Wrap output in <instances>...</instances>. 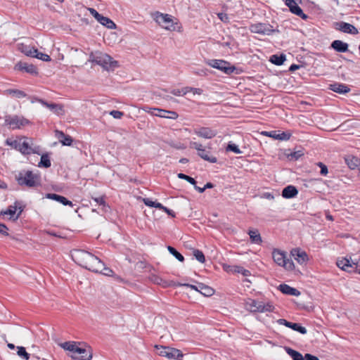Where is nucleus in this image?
<instances>
[{
  "label": "nucleus",
  "mask_w": 360,
  "mask_h": 360,
  "mask_svg": "<svg viewBox=\"0 0 360 360\" xmlns=\"http://www.w3.org/2000/svg\"><path fill=\"white\" fill-rule=\"evenodd\" d=\"M345 162L351 169H357L359 170L360 168V159L355 156L347 155L345 157Z\"/></svg>",
  "instance_id": "393cba45"
},
{
  "label": "nucleus",
  "mask_w": 360,
  "mask_h": 360,
  "mask_svg": "<svg viewBox=\"0 0 360 360\" xmlns=\"http://www.w3.org/2000/svg\"><path fill=\"white\" fill-rule=\"evenodd\" d=\"M248 233L251 243L260 245L262 243L261 235L257 229L249 230Z\"/></svg>",
  "instance_id": "a878e982"
},
{
  "label": "nucleus",
  "mask_w": 360,
  "mask_h": 360,
  "mask_svg": "<svg viewBox=\"0 0 360 360\" xmlns=\"http://www.w3.org/2000/svg\"><path fill=\"white\" fill-rule=\"evenodd\" d=\"M102 274L105 275V276H114V271L110 269V268H108V267H106V266H103L102 270H101V273Z\"/></svg>",
  "instance_id": "0e129e2a"
},
{
  "label": "nucleus",
  "mask_w": 360,
  "mask_h": 360,
  "mask_svg": "<svg viewBox=\"0 0 360 360\" xmlns=\"http://www.w3.org/2000/svg\"><path fill=\"white\" fill-rule=\"evenodd\" d=\"M339 269L348 273L358 272L360 274V269L357 270V264L352 262L350 259L346 257L339 260Z\"/></svg>",
  "instance_id": "4468645a"
},
{
  "label": "nucleus",
  "mask_w": 360,
  "mask_h": 360,
  "mask_svg": "<svg viewBox=\"0 0 360 360\" xmlns=\"http://www.w3.org/2000/svg\"><path fill=\"white\" fill-rule=\"evenodd\" d=\"M177 177L180 179L186 180V181H188V183H190L192 185H195L197 184V181L194 178H193L187 174H185L184 173H178Z\"/></svg>",
  "instance_id": "8fccbe9b"
},
{
  "label": "nucleus",
  "mask_w": 360,
  "mask_h": 360,
  "mask_svg": "<svg viewBox=\"0 0 360 360\" xmlns=\"http://www.w3.org/2000/svg\"><path fill=\"white\" fill-rule=\"evenodd\" d=\"M226 152H232L235 154H241L242 151L239 148L238 146L232 141H229L226 148Z\"/></svg>",
  "instance_id": "ea45409f"
},
{
  "label": "nucleus",
  "mask_w": 360,
  "mask_h": 360,
  "mask_svg": "<svg viewBox=\"0 0 360 360\" xmlns=\"http://www.w3.org/2000/svg\"><path fill=\"white\" fill-rule=\"evenodd\" d=\"M291 255L300 264L307 262L309 259L308 255L305 251L301 250L300 248H294L291 250Z\"/></svg>",
  "instance_id": "6ab92c4d"
},
{
  "label": "nucleus",
  "mask_w": 360,
  "mask_h": 360,
  "mask_svg": "<svg viewBox=\"0 0 360 360\" xmlns=\"http://www.w3.org/2000/svg\"><path fill=\"white\" fill-rule=\"evenodd\" d=\"M150 281L154 284L161 285L163 288L177 287V282H174L173 281H166L155 274H153L150 276Z\"/></svg>",
  "instance_id": "dca6fc26"
},
{
  "label": "nucleus",
  "mask_w": 360,
  "mask_h": 360,
  "mask_svg": "<svg viewBox=\"0 0 360 360\" xmlns=\"http://www.w3.org/2000/svg\"><path fill=\"white\" fill-rule=\"evenodd\" d=\"M167 249L169 251V252L171 255H172L178 261H179L181 262H184V260H185L184 257L174 247H173L172 245H167Z\"/></svg>",
  "instance_id": "e433bc0d"
},
{
  "label": "nucleus",
  "mask_w": 360,
  "mask_h": 360,
  "mask_svg": "<svg viewBox=\"0 0 360 360\" xmlns=\"http://www.w3.org/2000/svg\"><path fill=\"white\" fill-rule=\"evenodd\" d=\"M155 20L163 28L173 31L175 30L176 27L172 19V16L169 14H164L159 11L155 12L154 14Z\"/></svg>",
  "instance_id": "6e6552de"
},
{
  "label": "nucleus",
  "mask_w": 360,
  "mask_h": 360,
  "mask_svg": "<svg viewBox=\"0 0 360 360\" xmlns=\"http://www.w3.org/2000/svg\"><path fill=\"white\" fill-rule=\"evenodd\" d=\"M31 148L32 147L30 146V143L27 141H24L23 142L20 143L19 151L22 155H30Z\"/></svg>",
  "instance_id": "c03bdc74"
},
{
  "label": "nucleus",
  "mask_w": 360,
  "mask_h": 360,
  "mask_svg": "<svg viewBox=\"0 0 360 360\" xmlns=\"http://www.w3.org/2000/svg\"><path fill=\"white\" fill-rule=\"evenodd\" d=\"M316 165L321 168L320 174L322 176H326L328 173V169L327 166L321 162H319L316 163Z\"/></svg>",
  "instance_id": "6e6d98bb"
},
{
  "label": "nucleus",
  "mask_w": 360,
  "mask_h": 360,
  "mask_svg": "<svg viewBox=\"0 0 360 360\" xmlns=\"http://www.w3.org/2000/svg\"><path fill=\"white\" fill-rule=\"evenodd\" d=\"M210 152L207 151L205 148H202V150L198 153V155L203 160L211 162L216 163L217 162V158L213 155H210Z\"/></svg>",
  "instance_id": "473e14b6"
},
{
  "label": "nucleus",
  "mask_w": 360,
  "mask_h": 360,
  "mask_svg": "<svg viewBox=\"0 0 360 360\" xmlns=\"http://www.w3.org/2000/svg\"><path fill=\"white\" fill-rule=\"evenodd\" d=\"M304 154V148L302 146H299V149L295 151L285 153L287 158L290 161H296L299 160V158L303 156Z\"/></svg>",
  "instance_id": "c85d7f7f"
},
{
  "label": "nucleus",
  "mask_w": 360,
  "mask_h": 360,
  "mask_svg": "<svg viewBox=\"0 0 360 360\" xmlns=\"http://www.w3.org/2000/svg\"><path fill=\"white\" fill-rule=\"evenodd\" d=\"M206 64L229 75L233 73L239 75L241 72H243L242 68H237L235 65H231L229 62L224 60L210 59L206 61Z\"/></svg>",
  "instance_id": "7ed1b4c3"
},
{
  "label": "nucleus",
  "mask_w": 360,
  "mask_h": 360,
  "mask_svg": "<svg viewBox=\"0 0 360 360\" xmlns=\"http://www.w3.org/2000/svg\"><path fill=\"white\" fill-rule=\"evenodd\" d=\"M36 58L39 59L44 62L51 61V58L49 55L42 53V52H40V51L39 52L38 57H37Z\"/></svg>",
  "instance_id": "bf43d9fd"
},
{
  "label": "nucleus",
  "mask_w": 360,
  "mask_h": 360,
  "mask_svg": "<svg viewBox=\"0 0 360 360\" xmlns=\"http://www.w3.org/2000/svg\"><path fill=\"white\" fill-rule=\"evenodd\" d=\"M253 311H254V313L264 312V304L262 302L257 301V304L256 306V308Z\"/></svg>",
  "instance_id": "69168bd1"
},
{
  "label": "nucleus",
  "mask_w": 360,
  "mask_h": 360,
  "mask_svg": "<svg viewBox=\"0 0 360 360\" xmlns=\"http://www.w3.org/2000/svg\"><path fill=\"white\" fill-rule=\"evenodd\" d=\"M285 5L288 7L289 11L294 15L299 16L304 20H307L309 17L303 12V10L298 5L295 0H285Z\"/></svg>",
  "instance_id": "9d476101"
},
{
  "label": "nucleus",
  "mask_w": 360,
  "mask_h": 360,
  "mask_svg": "<svg viewBox=\"0 0 360 360\" xmlns=\"http://www.w3.org/2000/svg\"><path fill=\"white\" fill-rule=\"evenodd\" d=\"M272 257L278 265L283 266V264H285L287 256L285 251L274 248L272 251Z\"/></svg>",
  "instance_id": "a211bd4d"
},
{
  "label": "nucleus",
  "mask_w": 360,
  "mask_h": 360,
  "mask_svg": "<svg viewBox=\"0 0 360 360\" xmlns=\"http://www.w3.org/2000/svg\"><path fill=\"white\" fill-rule=\"evenodd\" d=\"M249 30L252 33L260 34L263 35H271L275 32H279L278 29H274L269 23L257 22L251 24Z\"/></svg>",
  "instance_id": "0eeeda50"
},
{
  "label": "nucleus",
  "mask_w": 360,
  "mask_h": 360,
  "mask_svg": "<svg viewBox=\"0 0 360 360\" xmlns=\"http://www.w3.org/2000/svg\"><path fill=\"white\" fill-rule=\"evenodd\" d=\"M97 21L108 29L112 30L117 27L116 24L110 18L103 16V15L100 16Z\"/></svg>",
  "instance_id": "c756f323"
},
{
  "label": "nucleus",
  "mask_w": 360,
  "mask_h": 360,
  "mask_svg": "<svg viewBox=\"0 0 360 360\" xmlns=\"http://www.w3.org/2000/svg\"><path fill=\"white\" fill-rule=\"evenodd\" d=\"M17 207L13 205H9L6 210H2L0 212V216L10 215V219H13L16 215Z\"/></svg>",
  "instance_id": "4c0bfd02"
},
{
  "label": "nucleus",
  "mask_w": 360,
  "mask_h": 360,
  "mask_svg": "<svg viewBox=\"0 0 360 360\" xmlns=\"http://www.w3.org/2000/svg\"><path fill=\"white\" fill-rule=\"evenodd\" d=\"M77 345H82V342H74V341H67L62 344H60V347L66 351H69L71 354L75 349V347Z\"/></svg>",
  "instance_id": "c9c22d12"
},
{
  "label": "nucleus",
  "mask_w": 360,
  "mask_h": 360,
  "mask_svg": "<svg viewBox=\"0 0 360 360\" xmlns=\"http://www.w3.org/2000/svg\"><path fill=\"white\" fill-rule=\"evenodd\" d=\"M56 136L63 146H70L74 142V139L71 136L62 131L56 130Z\"/></svg>",
  "instance_id": "aec40b11"
},
{
  "label": "nucleus",
  "mask_w": 360,
  "mask_h": 360,
  "mask_svg": "<svg viewBox=\"0 0 360 360\" xmlns=\"http://www.w3.org/2000/svg\"><path fill=\"white\" fill-rule=\"evenodd\" d=\"M193 255L200 263H205L206 261L205 256L202 250L194 249L193 251Z\"/></svg>",
  "instance_id": "49530a36"
},
{
  "label": "nucleus",
  "mask_w": 360,
  "mask_h": 360,
  "mask_svg": "<svg viewBox=\"0 0 360 360\" xmlns=\"http://www.w3.org/2000/svg\"><path fill=\"white\" fill-rule=\"evenodd\" d=\"M339 31L352 35H356L359 33L357 28L354 25L343 21L339 22Z\"/></svg>",
  "instance_id": "5701e85b"
},
{
  "label": "nucleus",
  "mask_w": 360,
  "mask_h": 360,
  "mask_svg": "<svg viewBox=\"0 0 360 360\" xmlns=\"http://www.w3.org/2000/svg\"><path fill=\"white\" fill-rule=\"evenodd\" d=\"M176 285L188 287V288H191L192 290L199 292V283H197V285H193V284H189V283H181L177 282Z\"/></svg>",
  "instance_id": "4d7b16f0"
},
{
  "label": "nucleus",
  "mask_w": 360,
  "mask_h": 360,
  "mask_svg": "<svg viewBox=\"0 0 360 360\" xmlns=\"http://www.w3.org/2000/svg\"><path fill=\"white\" fill-rule=\"evenodd\" d=\"M40 103L49 108L57 115H63L64 112L63 105L56 103H49L46 101H40Z\"/></svg>",
  "instance_id": "b1692460"
},
{
  "label": "nucleus",
  "mask_w": 360,
  "mask_h": 360,
  "mask_svg": "<svg viewBox=\"0 0 360 360\" xmlns=\"http://www.w3.org/2000/svg\"><path fill=\"white\" fill-rule=\"evenodd\" d=\"M289 328H290L295 331H297L302 335L306 334L307 332L306 328L304 326H302V324L299 323L290 322Z\"/></svg>",
  "instance_id": "58836bf2"
},
{
  "label": "nucleus",
  "mask_w": 360,
  "mask_h": 360,
  "mask_svg": "<svg viewBox=\"0 0 360 360\" xmlns=\"http://www.w3.org/2000/svg\"><path fill=\"white\" fill-rule=\"evenodd\" d=\"M15 181L20 186L35 188L41 185V177L31 170H22L15 175Z\"/></svg>",
  "instance_id": "f257e3e1"
},
{
  "label": "nucleus",
  "mask_w": 360,
  "mask_h": 360,
  "mask_svg": "<svg viewBox=\"0 0 360 360\" xmlns=\"http://www.w3.org/2000/svg\"><path fill=\"white\" fill-rule=\"evenodd\" d=\"M17 349V354L24 360H29L30 358V354H29L25 347L22 346H18Z\"/></svg>",
  "instance_id": "79ce46f5"
},
{
  "label": "nucleus",
  "mask_w": 360,
  "mask_h": 360,
  "mask_svg": "<svg viewBox=\"0 0 360 360\" xmlns=\"http://www.w3.org/2000/svg\"><path fill=\"white\" fill-rule=\"evenodd\" d=\"M193 132L198 136L207 139H211L215 137L217 134V130L206 127H200L198 128H195Z\"/></svg>",
  "instance_id": "ddd939ff"
},
{
  "label": "nucleus",
  "mask_w": 360,
  "mask_h": 360,
  "mask_svg": "<svg viewBox=\"0 0 360 360\" xmlns=\"http://www.w3.org/2000/svg\"><path fill=\"white\" fill-rule=\"evenodd\" d=\"M20 143V141L17 140V139H15V140H11L10 139H7L6 140V144L7 146H10L12 148H13L14 149L17 150H19Z\"/></svg>",
  "instance_id": "603ef678"
},
{
  "label": "nucleus",
  "mask_w": 360,
  "mask_h": 360,
  "mask_svg": "<svg viewBox=\"0 0 360 360\" xmlns=\"http://www.w3.org/2000/svg\"><path fill=\"white\" fill-rule=\"evenodd\" d=\"M223 269L227 273L241 274L244 276H250V271L238 265L223 264Z\"/></svg>",
  "instance_id": "2eb2a0df"
},
{
  "label": "nucleus",
  "mask_w": 360,
  "mask_h": 360,
  "mask_svg": "<svg viewBox=\"0 0 360 360\" xmlns=\"http://www.w3.org/2000/svg\"><path fill=\"white\" fill-rule=\"evenodd\" d=\"M89 11L90 12V13L92 15V16L96 20H98V19L100 18V16L101 15V13H99L95 8H88Z\"/></svg>",
  "instance_id": "774afa93"
},
{
  "label": "nucleus",
  "mask_w": 360,
  "mask_h": 360,
  "mask_svg": "<svg viewBox=\"0 0 360 360\" xmlns=\"http://www.w3.org/2000/svg\"><path fill=\"white\" fill-rule=\"evenodd\" d=\"M278 290H280L283 294L287 295H292V296H299L300 295V292L293 288L290 286L288 284L285 283H281L278 286Z\"/></svg>",
  "instance_id": "412c9836"
},
{
  "label": "nucleus",
  "mask_w": 360,
  "mask_h": 360,
  "mask_svg": "<svg viewBox=\"0 0 360 360\" xmlns=\"http://www.w3.org/2000/svg\"><path fill=\"white\" fill-rule=\"evenodd\" d=\"M4 125L8 126L11 129H20L22 127L30 124L29 120L19 117L18 115H6L4 117Z\"/></svg>",
  "instance_id": "423d86ee"
},
{
  "label": "nucleus",
  "mask_w": 360,
  "mask_h": 360,
  "mask_svg": "<svg viewBox=\"0 0 360 360\" xmlns=\"http://www.w3.org/2000/svg\"><path fill=\"white\" fill-rule=\"evenodd\" d=\"M19 49L22 53H24L27 56L31 57L32 56L31 50L33 49V46L22 44Z\"/></svg>",
  "instance_id": "3c124183"
},
{
  "label": "nucleus",
  "mask_w": 360,
  "mask_h": 360,
  "mask_svg": "<svg viewBox=\"0 0 360 360\" xmlns=\"http://www.w3.org/2000/svg\"><path fill=\"white\" fill-rule=\"evenodd\" d=\"M257 304V300L249 298L245 302V309L247 310L250 311V312L254 313L253 310L255 309Z\"/></svg>",
  "instance_id": "de8ad7c7"
},
{
  "label": "nucleus",
  "mask_w": 360,
  "mask_h": 360,
  "mask_svg": "<svg viewBox=\"0 0 360 360\" xmlns=\"http://www.w3.org/2000/svg\"><path fill=\"white\" fill-rule=\"evenodd\" d=\"M70 356L73 360H91L92 359L91 347L82 342V345H77Z\"/></svg>",
  "instance_id": "39448f33"
},
{
  "label": "nucleus",
  "mask_w": 360,
  "mask_h": 360,
  "mask_svg": "<svg viewBox=\"0 0 360 360\" xmlns=\"http://www.w3.org/2000/svg\"><path fill=\"white\" fill-rule=\"evenodd\" d=\"M109 114L115 119H121L124 116V112L117 110L110 111Z\"/></svg>",
  "instance_id": "680f3d73"
},
{
  "label": "nucleus",
  "mask_w": 360,
  "mask_h": 360,
  "mask_svg": "<svg viewBox=\"0 0 360 360\" xmlns=\"http://www.w3.org/2000/svg\"><path fill=\"white\" fill-rule=\"evenodd\" d=\"M5 92L7 95H10L16 98H26L27 96V94L25 91L20 89H6Z\"/></svg>",
  "instance_id": "72a5a7b5"
},
{
  "label": "nucleus",
  "mask_w": 360,
  "mask_h": 360,
  "mask_svg": "<svg viewBox=\"0 0 360 360\" xmlns=\"http://www.w3.org/2000/svg\"><path fill=\"white\" fill-rule=\"evenodd\" d=\"M45 198L60 202L65 206L73 207L74 205L72 202L67 198L56 193H48L45 195Z\"/></svg>",
  "instance_id": "f3484780"
},
{
  "label": "nucleus",
  "mask_w": 360,
  "mask_h": 360,
  "mask_svg": "<svg viewBox=\"0 0 360 360\" xmlns=\"http://www.w3.org/2000/svg\"><path fill=\"white\" fill-rule=\"evenodd\" d=\"M283 267L287 271H292L295 269V264L292 259L286 258L285 264L283 265Z\"/></svg>",
  "instance_id": "5fc2aeb1"
},
{
  "label": "nucleus",
  "mask_w": 360,
  "mask_h": 360,
  "mask_svg": "<svg viewBox=\"0 0 360 360\" xmlns=\"http://www.w3.org/2000/svg\"><path fill=\"white\" fill-rule=\"evenodd\" d=\"M261 134L278 141H288L292 136V133L290 131L282 132H280V131H263L261 132Z\"/></svg>",
  "instance_id": "f8f14e48"
},
{
  "label": "nucleus",
  "mask_w": 360,
  "mask_h": 360,
  "mask_svg": "<svg viewBox=\"0 0 360 360\" xmlns=\"http://www.w3.org/2000/svg\"><path fill=\"white\" fill-rule=\"evenodd\" d=\"M298 194V190L293 185H288L282 190L281 195L285 199H290L296 197Z\"/></svg>",
  "instance_id": "4be33fe9"
},
{
  "label": "nucleus",
  "mask_w": 360,
  "mask_h": 360,
  "mask_svg": "<svg viewBox=\"0 0 360 360\" xmlns=\"http://www.w3.org/2000/svg\"><path fill=\"white\" fill-rule=\"evenodd\" d=\"M170 147L178 150H184L186 148V146L181 142H175L174 141H167L165 142Z\"/></svg>",
  "instance_id": "09e8293b"
},
{
  "label": "nucleus",
  "mask_w": 360,
  "mask_h": 360,
  "mask_svg": "<svg viewBox=\"0 0 360 360\" xmlns=\"http://www.w3.org/2000/svg\"><path fill=\"white\" fill-rule=\"evenodd\" d=\"M80 252L84 255L85 258L83 259L82 263H80L79 265L82 268L91 272L96 274L101 273V270L105 266L104 262L101 261L98 257L88 251L81 250Z\"/></svg>",
  "instance_id": "f03ea898"
},
{
  "label": "nucleus",
  "mask_w": 360,
  "mask_h": 360,
  "mask_svg": "<svg viewBox=\"0 0 360 360\" xmlns=\"http://www.w3.org/2000/svg\"><path fill=\"white\" fill-rule=\"evenodd\" d=\"M286 60V56L284 53L274 54L270 56L269 61L276 65H282Z\"/></svg>",
  "instance_id": "cd10ccee"
},
{
  "label": "nucleus",
  "mask_w": 360,
  "mask_h": 360,
  "mask_svg": "<svg viewBox=\"0 0 360 360\" xmlns=\"http://www.w3.org/2000/svg\"><path fill=\"white\" fill-rule=\"evenodd\" d=\"M284 349L286 353L292 358V360H304V356H303L300 352L293 349L290 347L285 346Z\"/></svg>",
  "instance_id": "bb28decb"
},
{
  "label": "nucleus",
  "mask_w": 360,
  "mask_h": 360,
  "mask_svg": "<svg viewBox=\"0 0 360 360\" xmlns=\"http://www.w3.org/2000/svg\"><path fill=\"white\" fill-rule=\"evenodd\" d=\"M51 166V162L49 153H43L41 156V160L38 164V167L42 168H49Z\"/></svg>",
  "instance_id": "f704fd0d"
},
{
  "label": "nucleus",
  "mask_w": 360,
  "mask_h": 360,
  "mask_svg": "<svg viewBox=\"0 0 360 360\" xmlns=\"http://www.w3.org/2000/svg\"><path fill=\"white\" fill-rule=\"evenodd\" d=\"M348 44L339 40V53H344L347 51Z\"/></svg>",
  "instance_id": "338daca9"
},
{
  "label": "nucleus",
  "mask_w": 360,
  "mask_h": 360,
  "mask_svg": "<svg viewBox=\"0 0 360 360\" xmlns=\"http://www.w3.org/2000/svg\"><path fill=\"white\" fill-rule=\"evenodd\" d=\"M150 110L144 109L145 111L151 113L153 115L160 117L169 118L176 120L179 115L176 112L172 110H167L158 108H150Z\"/></svg>",
  "instance_id": "9b49d317"
},
{
  "label": "nucleus",
  "mask_w": 360,
  "mask_h": 360,
  "mask_svg": "<svg viewBox=\"0 0 360 360\" xmlns=\"http://www.w3.org/2000/svg\"><path fill=\"white\" fill-rule=\"evenodd\" d=\"M14 205L17 207L18 213L13 218V221H16L20 218V217L22 214V212L24 211L26 205L25 204H23L22 201H19V200H15L14 202Z\"/></svg>",
  "instance_id": "a19ab883"
},
{
  "label": "nucleus",
  "mask_w": 360,
  "mask_h": 360,
  "mask_svg": "<svg viewBox=\"0 0 360 360\" xmlns=\"http://www.w3.org/2000/svg\"><path fill=\"white\" fill-rule=\"evenodd\" d=\"M161 208H160V210L165 212V213H167L169 217H171L172 218H175L176 217V213L171 209L164 206L162 204L161 205Z\"/></svg>",
  "instance_id": "052dcab7"
},
{
  "label": "nucleus",
  "mask_w": 360,
  "mask_h": 360,
  "mask_svg": "<svg viewBox=\"0 0 360 360\" xmlns=\"http://www.w3.org/2000/svg\"><path fill=\"white\" fill-rule=\"evenodd\" d=\"M183 96L186 95L188 92H193L194 94L201 95L203 93V90L200 88H194L191 86H186L182 88Z\"/></svg>",
  "instance_id": "a18cd8bd"
},
{
  "label": "nucleus",
  "mask_w": 360,
  "mask_h": 360,
  "mask_svg": "<svg viewBox=\"0 0 360 360\" xmlns=\"http://www.w3.org/2000/svg\"><path fill=\"white\" fill-rule=\"evenodd\" d=\"M350 88L349 86L345 84L339 83V94H345L350 91Z\"/></svg>",
  "instance_id": "13d9d810"
},
{
  "label": "nucleus",
  "mask_w": 360,
  "mask_h": 360,
  "mask_svg": "<svg viewBox=\"0 0 360 360\" xmlns=\"http://www.w3.org/2000/svg\"><path fill=\"white\" fill-rule=\"evenodd\" d=\"M215 290L210 286L202 283H199V292L205 297H210L214 295Z\"/></svg>",
  "instance_id": "7c9ffc66"
},
{
  "label": "nucleus",
  "mask_w": 360,
  "mask_h": 360,
  "mask_svg": "<svg viewBox=\"0 0 360 360\" xmlns=\"http://www.w3.org/2000/svg\"><path fill=\"white\" fill-rule=\"evenodd\" d=\"M155 348L159 356L167 357L169 360H182L184 356L181 350L169 346L155 345Z\"/></svg>",
  "instance_id": "20e7f679"
},
{
  "label": "nucleus",
  "mask_w": 360,
  "mask_h": 360,
  "mask_svg": "<svg viewBox=\"0 0 360 360\" xmlns=\"http://www.w3.org/2000/svg\"><path fill=\"white\" fill-rule=\"evenodd\" d=\"M143 202L145 205L153 207V208H157L160 210L161 208L162 203L158 202V201H153L152 199L148 198H145L143 199Z\"/></svg>",
  "instance_id": "37998d69"
},
{
  "label": "nucleus",
  "mask_w": 360,
  "mask_h": 360,
  "mask_svg": "<svg viewBox=\"0 0 360 360\" xmlns=\"http://www.w3.org/2000/svg\"><path fill=\"white\" fill-rule=\"evenodd\" d=\"M88 61L95 63L96 65H101V67H105L106 66V61L104 60L103 57H97L95 58V59H89Z\"/></svg>",
  "instance_id": "864d4df0"
},
{
  "label": "nucleus",
  "mask_w": 360,
  "mask_h": 360,
  "mask_svg": "<svg viewBox=\"0 0 360 360\" xmlns=\"http://www.w3.org/2000/svg\"><path fill=\"white\" fill-rule=\"evenodd\" d=\"M92 199L99 205L105 206V195H102L100 197H92Z\"/></svg>",
  "instance_id": "e2e57ef3"
},
{
  "label": "nucleus",
  "mask_w": 360,
  "mask_h": 360,
  "mask_svg": "<svg viewBox=\"0 0 360 360\" xmlns=\"http://www.w3.org/2000/svg\"><path fill=\"white\" fill-rule=\"evenodd\" d=\"M13 69L16 71L28 73L32 76L37 77L39 75L38 68L36 65L33 64H29L22 60L18 62L15 65Z\"/></svg>",
  "instance_id": "1a4fd4ad"
},
{
  "label": "nucleus",
  "mask_w": 360,
  "mask_h": 360,
  "mask_svg": "<svg viewBox=\"0 0 360 360\" xmlns=\"http://www.w3.org/2000/svg\"><path fill=\"white\" fill-rule=\"evenodd\" d=\"M104 60L106 61V66L103 68L107 70L110 69L114 70L115 68L119 67L118 61L114 60L108 54L104 56Z\"/></svg>",
  "instance_id": "2f4dec72"
}]
</instances>
